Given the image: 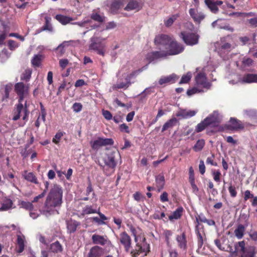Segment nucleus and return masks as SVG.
Listing matches in <instances>:
<instances>
[{
    "instance_id": "nucleus-21",
    "label": "nucleus",
    "mask_w": 257,
    "mask_h": 257,
    "mask_svg": "<svg viewBox=\"0 0 257 257\" xmlns=\"http://www.w3.org/2000/svg\"><path fill=\"white\" fill-rule=\"evenodd\" d=\"M13 88V84L9 83L2 85L0 88V92L3 95L2 100L5 101L9 97V93Z\"/></svg>"
},
{
    "instance_id": "nucleus-17",
    "label": "nucleus",
    "mask_w": 257,
    "mask_h": 257,
    "mask_svg": "<svg viewBox=\"0 0 257 257\" xmlns=\"http://www.w3.org/2000/svg\"><path fill=\"white\" fill-rule=\"evenodd\" d=\"M216 48L218 49V52L221 53L222 51H229L232 47L230 44L225 42L224 38H221L220 41L216 44Z\"/></svg>"
},
{
    "instance_id": "nucleus-11",
    "label": "nucleus",
    "mask_w": 257,
    "mask_h": 257,
    "mask_svg": "<svg viewBox=\"0 0 257 257\" xmlns=\"http://www.w3.org/2000/svg\"><path fill=\"white\" fill-rule=\"evenodd\" d=\"M113 144V141L111 139L102 138H98L96 140L90 142L91 147L94 150H97L101 147L111 145Z\"/></svg>"
},
{
    "instance_id": "nucleus-52",
    "label": "nucleus",
    "mask_w": 257,
    "mask_h": 257,
    "mask_svg": "<svg viewBox=\"0 0 257 257\" xmlns=\"http://www.w3.org/2000/svg\"><path fill=\"white\" fill-rule=\"evenodd\" d=\"M218 28L224 29L230 32L234 31V29L231 26L227 24H223L222 22H220Z\"/></svg>"
},
{
    "instance_id": "nucleus-60",
    "label": "nucleus",
    "mask_w": 257,
    "mask_h": 257,
    "mask_svg": "<svg viewBox=\"0 0 257 257\" xmlns=\"http://www.w3.org/2000/svg\"><path fill=\"white\" fill-rule=\"evenodd\" d=\"M248 23L251 27H257V17L248 20Z\"/></svg>"
},
{
    "instance_id": "nucleus-30",
    "label": "nucleus",
    "mask_w": 257,
    "mask_h": 257,
    "mask_svg": "<svg viewBox=\"0 0 257 257\" xmlns=\"http://www.w3.org/2000/svg\"><path fill=\"white\" fill-rule=\"evenodd\" d=\"M177 121L178 120L177 118L175 117H173L169 119L163 125L162 129V132H163L169 128L173 127L177 124Z\"/></svg>"
},
{
    "instance_id": "nucleus-35",
    "label": "nucleus",
    "mask_w": 257,
    "mask_h": 257,
    "mask_svg": "<svg viewBox=\"0 0 257 257\" xmlns=\"http://www.w3.org/2000/svg\"><path fill=\"white\" fill-rule=\"evenodd\" d=\"M183 210V209L182 207L178 208L171 215L169 216V219L170 220L179 219L182 215Z\"/></svg>"
},
{
    "instance_id": "nucleus-28",
    "label": "nucleus",
    "mask_w": 257,
    "mask_h": 257,
    "mask_svg": "<svg viewBox=\"0 0 257 257\" xmlns=\"http://www.w3.org/2000/svg\"><path fill=\"white\" fill-rule=\"evenodd\" d=\"M245 244L244 241H241L236 243L234 245L235 251L233 253H235V254H236L237 252H239L241 254H242L246 250Z\"/></svg>"
},
{
    "instance_id": "nucleus-8",
    "label": "nucleus",
    "mask_w": 257,
    "mask_h": 257,
    "mask_svg": "<svg viewBox=\"0 0 257 257\" xmlns=\"http://www.w3.org/2000/svg\"><path fill=\"white\" fill-rule=\"evenodd\" d=\"M117 157H120L119 154L117 151H109L108 152L106 156L103 158L105 164L108 167L114 169L116 165L115 158Z\"/></svg>"
},
{
    "instance_id": "nucleus-62",
    "label": "nucleus",
    "mask_w": 257,
    "mask_h": 257,
    "mask_svg": "<svg viewBox=\"0 0 257 257\" xmlns=\"http://www.w3.org/2000/svg\"><path fill=\"white\" fill-rule=\"evenodd\" d=\"M212 174L213 175L214 180L216 182H219L220 177L221 176L220 172L219 170H217L216 171L213 172Z\"/></svg>"
},
{
    "instance_id": "nucleus-58",
    "label": "nucleus",
    "mask_w": 257,
    "mask_h": 257,
    "mask_svg": "<svg viewBox=\"0 0 257 257\" xmlns=\"http://www.w3.org/2000/svg\"><path fill=\"white\" fill-rule=\"evenodd\" d=\"M244 115L249 117H253L256 114V111L253 109H248L244 111Z\"/></svg>"
},
{
    "instance_id": "nucleus-29",
    "label": "nucleus",
    "mask_w": 257,
    "mask_h": 257,
    "mask_svg": "<svg viewBox=\"0 0 257 257\" xmlns=\"http://www.w3.org/2000/svg\"><path fill=\"white\" fill-rule=\"evenodd\" d=\"M102 253V249L98 246L92 247L88 253V257H100Z\"/></svg>"
},
{
    "instance_id": "nucleus-2",
    "label": "nucleus",
    "mask_w": 257,
    "mask_h": 257,
    "mask_svg": "<svg viewBox=\"0 0 257 257\" xmlns=\"http://www.w3.org/2000/svg\"><path fill=\"white\" fill-rule=\"evenodd\" d=\"M184 49V47L182 44L172 40L166 50L155 51L148 53L146 58L149 62H151L157 59L164 57L167 55H177L183 52Z\"/></svg>"
},
{
    "instance_id": "nucleus-19",
    "label": "nucleus",
    "mask_w": 257,
    "mask_h": 257,
    "mask_svg": "<svg viewBox=\"0 0 257 257\" xmlns=\"http://www.w3.org/2000/svg\"><path fill=\"white\" fill-rule=\"evenodd\" d=\"M204 2L210 11L215 14L218 11L217 6H221L223 4V2L221 1L214 2L213 0H205Z\"/></svg>"
},
{
    "instance_id": "nucleus-14",
    "label": "nucleus",
    "mask_w": 257,
    "mask_h": 257,
    "mask_svg": "<svg viewBox=\"0 0 257 257\" xmlns=\"http://www.w3.org/2000/svg\"><path fill=\"white\" fill-rule=\"evenodd\" d=\"M172 40V39L167 35H161L156 37L155 43L157 45H161L164 47L167 50Z\"/></svg>"
},
{
    "instance_id": "nucleus-9",
    "label": "nucleus",
    "mask_w": 257,
    "mask_h": 257,
    "mask_svg": "<svg viewBox=\"0 0 257 257\" xmlns=\"http://www.w3.org/2000/svg\"><path fill=\"white\" fill-rule=\"evenodd\" d=\"M15 91L19 96V101H23L29 92V85L22 82H18L15 85Z\"/></svg>"
},
{
    "instance_id": "nucleus-24",
    "label": "nucleus",
    "mask_w": 257,
    "mask_h": 257,
    "mask_svg": "<svg viewBox=\"0 0 257 257\" xmlns=\"http://www.w3.org/2000/svg\"><path fill=\"white\" fill-rule=\"evenodd\" d=\"M239 81L246 83H257V74H247L240 78Z\"/></svg>"
},
{
    "instance_id": "nucleus-40",
    "label": "nucleus",
    "mask_w": 257,
    "mask_h": 257,
    "mask_svg": "<svg viewBox=\"0 0 257 257\" xmlns=\"http://www.w3.org/2000/svg\"><path fill=\"white\" fill-rule=\"evenodd\" d=\"M56 19L63 25L69 23L72 20V19L70 17L64 16L61 15H57L56 16Z\"/></svg>"
},
{
    "instance_id": "nucleus-31",
    "label": "nucleus",
    "mask_w": 257,
    "mask_h": 257,
    "mask_svg": "<svg viewBox=\"0 0 257 257\" xmlns=\"http://www.w3.org/2000/svg\"><path fill=\"white\" fill-rule=\"evenodd\" d=\"M69 42L64 41L60 44L55 49L57 55L58 57L62 56L65 53V47L68 45Z\"/></svg>"
},
{
    "instance_id": "nucleus-64",
    "label": "nucleus",
    "mask_w": 257,
    "mask_h": 257,
    "mask_svg": "<svg viewBox=\"0 0 257 257\" xmlns=\"http://www.w3.org/2000/svg\"><path fill=\"white\" fill-rule=\"evenodd\" d=\"M68 64V60L66 59H62L59 60L60 66L62 68L64 69Z\"/></svg>"
},
{
    "instance_id": "nucleus-27",
    "label": "nucleus",
    "mask_w": 257,
    "mask_h": 257,
    "mask_svg": "<svg viewBox=\"0 0 257 257\" xmlns=\"http://www.w3.org/2000/svg\"><path fill=\"white\" fill-rule=\"evenodd\" d=\"M176 240L180 248L185 250L186 248L187 241L186 239L185 234L183 233L181 235H177Z\"/></svg>"
},
{
    "instance_id": "nucleus-51",
    "label": "nucleus",
    "mask_w": 257,
    "mask_h": 257,
    "mask_svg": "<svg viewBox=\"0 0 257 257\" xmlns=\"http://www.w3.org/2000/svg\"><path fill=\"white\" fill-rule=\"evenodd\" d=\"M178 17V15H174L172 16L169 19L165 21V24L166 26L169 27L171 26L174 22L177 19Z\"/></svg>"
},
{
    "instance_id": "nucleus-15",
    "label": "nucleus",
    "mask_w": 257,
    "mask_h": 257,
    "mask_svg": "<svg viewBox=\"0 0 257 257\" xmlns=\"http://www.w3.org/2000/svg\"><path fill=\"white\" fill-rule=\"evenodd\" d=\"M92 240L93 243L101 245H108L110 244V241L106 235L102 236L94 234L92 236Z\"/></svg>"
},
{
    "instance_id": "nucleus-50",
    "label": "nucleus",
    "mask_w": 257,
    "mask_h": 257,
    "mask_svg": "<svg viewBox=\"0 0 257 257\" xmlns=\"http://www.w3.org/2000/svg\"><path fill=\"white\" fill-rule=\"evenodd\" d=\"M32 203L33 202L22 201L20 203V205L22 208L29 210L30 211L32 209H33L34 208Z\"/></svg>"
},
{
    "instance_id": "nucleus-25",
    "label": "nucleus",
    "mask_w": 257,
    "mask_h": 257,
    "mask_svg": "<svg viewBox=\"0 0 257 257\" xmlns=\"http://www.w3.org/2000/svg\"><path fill=\"white\" fill-rule=\"evenodd\" d=\"M125 4H126V0H113L110 6L111 11L112 12H115L122 8Z\"/></svg>"
},
{
    "instance_id": "nucleus-45",
    "label": "nucleus",
    "mask_w": 257,
    "mask_h": 257,
    "mask_svg": "<svg viewBox=\"0 0 257 257\" xmlns=\"http://www.w3.org/2000/svg\"><path fill=\"white\" fill-rule=\"evenodd\" d=\"M203 92V90L200 87L196 86L195 87L188 89L187 91V94L188 96H191L195 93Z\"/></svg>"
},
{
    "instance_id": "nucleus-12",
    "label": "nucleus",
    "mask_w": 257,
    "mask_h": 257,
    "mask_svg": "<svg viewBox=\"0 0 257 257\" xmlns=\"http://www.w3.org/2000/svg\"><path fill=\"white\" fill-rule=\"evenodd\" d=\"M84 194L85 196L84 197H81L80 200L83 201L90 200L92 203L96 202L97 201V198L93 191L91 183L90 182H89Z\"/></svg>"
},
{
    "instance_id": "nucleus-39",
    "label": "nucleus",
    "mask_w": 257,
    "mask_h": 257,
    "mask_svg": "<svg viewBox=\"0 0 257 257\" xmlns=\"http://www.w3.org/2000/svg\"><path fill=\"white\" fill-rule=\"evenodd\" d=\"M230 126L233 130L243 128V126L240 123V121L233 118L230 119Z\"/></svg>"
},
{
    "instance_id": "nucleus-56",
    "label": "nucleus",
    "mask_w": 257,
    "mask_h": 257,
    "mask_svg": "<svg viewBox=\"0 0 257 257\" xmlns=\"http://www.w3.org/2000/svg\"><path fill=\"white\" fill-rule=\"evenodd\" d=\"M19 45V44L14 40H10L8 41V46L11 50H15Z\"/></svg>"
},
{
    "instance_id": "nucleus-43",
    "label": "nucleus",
    "mask_w": 257,
    "mask_h": 257,
    "mask_svg": "<svg viewBox=\"0 0 257 257\" xmlns=\"http://www.w3.org/2000/svg\"><path fill=\"white\" fill-rule=\"evenodd\" d=\"M255 254L254 249L250 247L249 248L241 254V257H254Z\"/></svg>"
},
{
    "instance_id": "nucleus-32",
    "label": "nucleus",
    "mask_w": 257,
    "mask_h": 257,
    "mask_svg": "<svg viewBox=\"0 0 257 257\" xmlns=\"http://www.w3.org/2000/svg\"><path fill=\"white\" fill-rule=\"evenodd\" d=\"M245 229V227L243 225H238L234 231L235 236L239 239L242 238L243 236Z\"/></svg>"
},
{
    "instance_id": "nucleus-49",
    "label": "nucleus",
    "mask_w": 257,
    "mask_h": 257,
    "mask_svg": "<svg viewBox=\"0 0 257 257\" xmlns=\"http://www.w3.org/2000/svg\"><path fill=\"white\" fill-rule=\"evenodd\" d=\"M41 61V56L39 55H35L31 60L32 65L34 66L38 67Z\"/></svg>"
},
{
    "instance_id": "nucleus-6",
    "label": "nucleus",
    "mask_w": 257,
    "mask_h": 257,
    "mask_svg": "<svg viewBox=\"0 0 257 257\" xmlns=\"http://www.w3.org/2000/svg\"><path fill=\"white\" fill-rule=\"evenodd\" d=\"M29 113L27 101H26L25 102V106L23 105L22 101H19V103L17 105L15 109L14 116L13 119L14 120H17L22 116L23 120H27Z\"/></svg>"
},
{
    "instance_id": "nucleus-48",
    "label": "nucleus",
    "mask_w": 257,
    "mask_h": 257,
    "mask_svg": "<svg viewBox=\"0 0 257 257\" xmlns=\"http://www.w3.org/2000/svg\"><path fill=\"white\" fill-rule=\"evenodd\" d=\"M51 249L53 252H59L61 250L62 247L58 241H56L51 244Z\"/></svg>"
},
{
    "instance_id": "nucleus-53",
    "label": "nucleus",
    "mask_w": 257,
    "mask_h": 257,
    "mask_svg": "<svg viewBox=\"0 0 257 257\" xmlns=\"http://www.w3.org/2000/svg\"><path fill=\"white\" fill-rule=\"evenodd\" d=\"M9 56L7 54V51L6 50H3L1 52H0V62H4L6 61Z\"/></svg>"
},
{
    "instance_id": "nucleus-7",
    "label": "nucleus",
    "mask_w": 257,
    "mask_h": 257,
    "mask_svg": "<svg viewBox=\"0 0 257 257\" xmlns=\"http://www.w3.org/2000/svg\"><path fill=\"white\" fill-rule=\"evenodd\" d=\"M195 85L198 87L209 89L211 84L207 81L206 75L203 71L197 73L195 76Z\"/></svg>"
},
{
    "instance_id": "nucleus-55",
    "label": "nucleus",
    "mask_w": 257,
    "mask_h": 257,
    "mask_svg": "<svg viewBox=\"0 0 257 257\" xmlns=\"http://www.w3.org/2000/svg\"><path fill=\"white\" fill-rule=\"evenodd\" d=\"M228 191L230 193V196L232 197H235L237 195V192L236 191V189L235 186H233L231 183L229 185L228 187Z\"/></svg>"
},
{
    "instance_id": "nucleus-10",
    "label": "nucleus",
    "mask_w": 257,
    "mask_h": 257,
    "mask_svg": "<svg viewBox=\"0 0 257 257\" xmlns=\"http://www.w3.org/2000/svg\"><path fill=\"white\" fill-rule=\"evenodd\" d=\"M181 35L183 41L187 45H194L198 42L199 36L195 33L182 32Z\"/></svg>"
},
{
    "instance_id": "nucleus-16",
    "label": "nucleus",
    "mask_w": 257,
    "mask_h": 257,
    "mask_svg": "<svg viewBox=\"0 0 257 257\" xmlns=\"http://www.w3.org/2000/svg\"><path fill=\"white\" fill-rule=\"evenodd\" d=\"M179 76L175 74H172L166 76H162L159 80V83L161 85H166L175 83L178 79Z\"/></svg>"
},
{
    "instance_id": "nucleus-61",
    "label": "nucleus",
    "mask_w": 257,
    "mask_h": 257,
    "mask_svg": "<svg viewBox=\"0 0 257 257\" xmlns=\"http://www.w3.org/2000/svg\"><path fill=\"white\" fill-rule=\"evenodd\" d=\"M102 115L104 116V117L107 120H110L112 118V115L108 110H103Z\"/></svg>"
},
{
    "instance_id": "nucleus-57",
    "label": "nucleus",
    "mask_w": 257,
    "mask_h": 257,
    "mask_svg": "<svg viewBox=\"0 0 257 257\" xmlns=\"http://www.w3.org/2000/svg\"><path fill=\"white\" fill-rule=\"evenodd\" d=\"M91 22V20L90 19H84L81 22H76L75 24L78 25L79 26H80L81 27H86L88 24H89Z\"/></svg>"
},
{
    "instance_id": "nucleus-34",
    "label": "nucleus",
    "mask_w": 257,
    "mask_h": 257,
    "mask_svg": "<svg viewBox=\"0 0 257 257\" xmlns=\"http://www.w3.org/2000/svg\"><path fill=\"white\" fill-rule=\"evenodd\" d=\"M156 183L159 191L164 187L165 184L164 176L162 174H159L156 177Z\"/></svg>"
},
{
    "instance_id": "nucleus-5",
    "label": "nucleus",
    "mask_w": 257,
    "mask_h": 257,
    "mask_svg": "<svg viewBox=\"0 0 257 257\" xmlns=\"http://www.w3.org/2000/svg\"><path fill=\"white\" fill-rule=\"evenodd\" d=\"M105 40V38L93 36L90 40L89 49L96 51L99 55L104 56L105 45L102 43V42Z\"/></svg>"
},
{
    "instance_id": "nucleus-42",
    "label": "nucleus",
    "mask_w": 257,
    "mask_h": 257,
    "mask_svg": "<svg viewBox=\"0 0 257 257\" xmlns=\"http://www.w3.org/2000/svg\"><path fill=\"white\" fill-rule=\"evenodd\" d=\"M32 72L31 69H26L21 76V79L28 81L31 77Z\"/></svg>"
},
{
    "instance_id": "nucleus-4",
    "label": "nucleus",
    "mask_w": 257,
    "mask_h": 257,
    "mask_svg": "<svg viewBox=\"0 0 257 257\" xmlns=\"http://www.w3.org/2000/svg\"><path fill=\"white\" fill-rule=\"evenodd\" d=\"M131 230L135 236V240L137 243L135 248L132 249L131 251L132 257L145 256L149 251V245L146 242L145 238H143L142 242L141 244L138 242V238L136 236L135 229L131 227Z\"/></svg>"
},
{
    "instance_id": "nucleus-20",
    "label": "nucleus",
    "mask_w": 257,
    "mask_h": 257,
    "mask_svg": "<svg viewBox=\"0 0 257 257\" xmlns=\"http://www.w3.org/2000/svg\"><path fill=\"white\" fill-rule=\"evenodd\" d=\"M17 252L19 253L22 252L25 246V236L21 233L19 232L17 235Z\"/></svg>"
},
{
    "instance_id": "nucleus-36",
    "label": "nucleus",
    "mask_w": 257,
    "mask_h": 257,
    "mask_svg": "<svg viewBox=\"0 0 257 257\" xmlns=\"http://www.w3.org/2000/svg\"><path fill=\"white\" fill-rule=\"evenodd\" d=\"M90 18L92 20L99 23H102L105 21V17L103 15L95 12H93L91 14Z\"/></svg>"
},
{
    "instance_id": "nucleus-38",
    "label": "nucleus",
    "mask_w": 257,
    "mask_h": 257,
    "mask_svg": "<svg viewBox=\"0 0 257 257\" xmlns=\"http://www.w3.org/2000/svg\"><path fill=\"white\" fill-rule=\"evenodd\" d=\"M98 213L97 210L93 208L91 205H86L83 208L82 210V214L83 215Z\"/></svg>"
},
{
    "instance_id": "nucleus-44",
    "label": "nucleus",
    "mask_w": 257,
    "mask_h": 257,
    "mask_svg": "<svg viewBox=\"0 0 257 257\" xmlns=\"http://www.w3.org/2000/svg\"><path fill=\"white\" fill-rule=\"evenodd\" d=\"M192 77V74L190 72H188L186 74L183 75L179 82V84L187 83L189 82Z\"/></svg>"
},
{
    "instance_id": "nucleus-23",
    "label": "nucleus",
    "mask_w": 257,
    "mask_h": 257,
    "mask_svg": "<svg viewBox=\"0 0 257 257\" xmlns=\"http://www.w3.org/2000/svg\"><path fill=\"white\" fill-rule=\"evenodd\" d=\"M206 118H209L207 121L208 124L209 125H216L221 121V116L219 115L217 111H214L211 114Z\"/></svg>"
},
{
    "instance_id": "nucleus-37",
    "label": "nucleus",
    "mask_w": 257,
    "mask_h": 257,
    "mask_svg": "<svg viewBox=\"0 0 257 257\" xmlns=\"http://www.w3.org/2000/svg\"><path fill=\"white\" fill-rule=\"evenodd\" d=\"M79 224V223L78 222L74 220L68 221L67 223L68 231L70 233L74 232Z\"/></svg>"
},
{
    "instance_id": "nucleus-59",
    "label": "nucleus",
    "mask_w": 257,
    "mask_h": 257,
    "mask_svg": "<svg viewBox=\"0 0 257 257\" xmlns=\"http://www.w3.org/2000/svg\"><path fill=\"white\" fill-rule=\"evenodd\" d=\"M82 108V106L81 103L75 102L72 106V108L74 111L76 112H80Z\"/></svg>"
},
{
    "instance_id": "nucleus-3",
    "label": "nucleus",
    "mask_w": 257,
    "mask_h": 257,
    "mask_svg": "<svg viewBox=\"0 0 257 257\" xmlns=\"http://www.w3.org/2000/svg\"><path fill=\"white\" fill-rule=\"evenodd\" d=\"M148 65L143 67L142 68L134 71L131 73L126 72L127 69L126 68H122L120 71H118L117 76L118 77L121 75L122 77L124 78V80L122 78H119L115 84H114L112 86L114 89H120V88H127L131 84V79L135 75L138 74L147 68Z\"/></svg>"
},
{
    "instance_id": "nucleus-26",
    "label": "nucleus",
    "mask_w": 257,
    "mask_h": 257,
    "mask_svg": "<svg viewBox=\"0 0 257 257\" xmlns=\"http://www.w3.org/2000/svg\"><path fill=\"white\" fill-rule=\"evenodd\" d=\"M127 5L124 8L126 11L136 10L139 8L140 4L138 0H129L126 1Z\"/></svg>"
},
{
    "instance_id": "nucleus-13",
    "label": "nucleus",
    "mask_w": 257,
    "mask_h": 257,
    "mask_svg": "<svg viewBox=\"0 0 257 257\" xmlns=\"http://www.w3.org/2000/svg\"><path fill=\"white\" fill-rule=\"evenodd\" d=\"M119 241L121 244L123 246L125 251L131 252L132 250H131V238L125 232H123L120 234Z\"/></svg>"
},
{
    "instance_id": "nucleus-54",
    "label": "nucleus",
    "mask_w": 257,
    "mask_h": 257,
    "mask_svg": "<svg viewBox=\"0 0 257 257\" xmlns=\"http://www.w3.org/2000/svg\"><path fill=\"white\" fill-rule=\"evenodd\" d=\"M63 136V133L62 132H58L56 133L54 137L53 138L52 142L56 144H58Z\"/></svg>"
},
{
    "instance_id": "nucleus-22",
    "label": "nucleus",
    "mask_w": 257,
    "mask_h": 257,
    "mask_svg": "<svg viewBox=\"0 0 257 257\" xmlns=\"http://www.w3.org/2000/svg\"><path fill=\"white\" fill-rule=\"evenodd\" d=\"M197 112V110L181 109L177 113L176 116L183 118H188L194 116Z\"/></svg>"
},
{
    "instance_id": "nucleus-33",
    "label": "nucleus",
    "mask_w": 257,
    "mask_h": 257,
    "mask_svg": "<svg viewBox=\"0 0 257 257\" xmlns=\"http://www.w3.org/2000/svg\"><path fill=\"white\" fill-rule=\"evenodd\" d=\"M23 176L27 181L35 184H38L37 179L33 173L26 171L24 172Z\"/></svg>"
},
{
    "instance_id": "nucleus-63",
    "label": "nucleus",
    "mask_w": 257,
    "mask_h": 257,
    "mask_svg": "<svg viewBox=\"0 0 257 257\" xmlns=\"http://www.w3.org/2000/svg\"><path fill=\"white\" fill-rule=\"evenodd\" d=\"M242 62L244 66H249L251 65L252 60L250 58H244Z\"/></svg>"
},
{
    "instance_id": "nucleus-18",
    "label": "nucleus",
    "mask_w": 257,
    "mask_h": 257,
    "mask_svg": "<svg viewBox=\"0 0 257 257\" xmlns=\"http://www.w3.org/2000/svg\"><path fill=\"white\" fill-rule=\"evenodd\" d=\"M189 13L193 20L198 23H200L205 18V15L202 12H199L195 9H190Z\"/></svg>"
},
{
    "instance_id": "nucleus-41",
    "label": "nucleus",
    "mask_w": 257,
    "mask_h": 257,
    "mask_svg": "<svg viewBox=\"0 0 257 257\" xmlns=\"http://www.w3.org/2000/svg\"><path fill=\"white\" fill-rule=\"evenodd\" d=\"M208 119L209 118H205L201 123L198 124L196 128V131L200 132L204 130L207 126L209 125L207 123Z\"/></svg>"
},
{
    "instance_id": "nucleus-1",
    "label": "nucleus",
    "mask_w": 257,
    "mask_h": 257,
    "mask_svg": "<svg viewBox=\"0 0 257 257\" xmlns=\"http://www.w3.org/2000/svg\"><path fill=\"white\" fill-rule=\"evenodd\" d=\"M62 195L63 191L61 188L58 185H54L47 197L43 209L40 210V212L47 217L55 213L58 214L56 208L61 206Z\"/></svg>"
},
{
    "instance_id": "nucleus-47",
    "label": "nucleus",
    "mask_w": 257,
    "mask_h": 257,
    "mask_svg": "<svg viewBox=\"0 0 257 257\" xmlns=\"http://www.w3.org/2000/svg\"><path fill=\"white\" fill-rule=\"evenodd\" d=\"M205 145V142L203 140H198L195 146L193 147V149L196 152H198L201 151L202 148H203L204 146Z\"/></svg>"
},
{
    "instance_id": "nucleus-46",
    "label": "nucleus",
    "mask_w": 257,
    "mask_h": 257,
    "mask_svg": "<svg viewBox=\"0 0 257 257\" xmlns=\"http://www.w3.org/2000/svg\"><path fill=\"white\" fill-rule=\"evenodd\" d=\"M13 202L11 200H7L3 204L2 207L0 208V211H6L11 209L12 207Z\"/></svg>"
}]
</instances>
